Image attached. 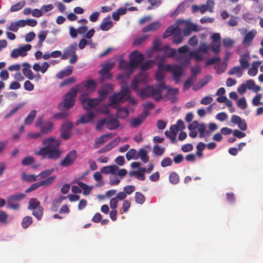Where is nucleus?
I'll return each instance as SVG.
<instances>
[{"label":"nucleus","instance_id":"f257e3e1","mask_svg":"<svg viewBox=\"0 0 263 263\" xmlns=\"http://www.w3.org/2000/svg\"><path fill=\"white\" fill-rule=\"evenodd\" d=\"M166 88L164 83L161 82L154 86H148L142 89L140 96L142 98L153 97L156 101H159L162 99V91Z\"/></svg>","mask_w":263,"mask_h":263},{"label":"nucleus","instance_id":"f03ea898","mask_svg":"<svg viewBox=\"0 0 263 263\" xmlns=\"http://www.w3.org/2000/svg\"><path fill=\"white\" fill-rule=\"evenodd\" d=\"M81 87L82 85H77L70 89L66 93L63 102L59 103V108L61 109H67L72 107L74 104V98L76 97L77 92L81 91Z\"/></svg>","mask_w":263,"mask_h":263},{"label":"nucleus","instance_id":"7ed1b4c3","mask_svg":"<svg viewBox=\"0 0 263 263\" xmlns=\"http://www.w3.org/2000/svg\"><path fill=\"white\" fill-rule=\"evenodd\" d=\"M129 92V90L126 86L123 87L119 92L115 93L109 97V105L112 108H116V105L118 102H123L127 101L129 99L128 97Z\"/></svg>","mask_w":263,"mask_h":263},{"label":"nucleus","instance_id":"20e7f679","mask_svg":"<svg viewBox=\"0 0 263 263\" xmlns=\"http://www.w3.org/2000/svg\"><path fill=\"white\" fill-rule=\"evenodd\" d=\"M26 197L24 193H16L10 195L6 200L7 207L14 210H18L20 207L18 201L23 200Z\"/></svg>","mask_w":263,"mask_h":263},{"label":"nucleus","instance_id":"39448f33","mask_svg":"<svg viewBox=\"0 0 263 263\" xmlns=\"http://www.w3.org/2000/svg\"><path fill=\"white\" fill-rule=\"evenodd\" d=\"M35 126L40 128L42 134H48L54 129V124L49 121L44 120L42 117H38L35 124Z\"/></svg>","mask_w":263,"mask_h":263},{"label":"nucleus","instance_id":"423d86ee","mask_svg":"<svg viewBox=\"0 0 263 263\" xmlns=\"http://www.w3.org/2000/svg\"><path fill=\"white\" fill-rule=\"evenodd\" d=\"M60 140L55 139L54 142H51L48 153L49 159H58L61 157L62 152L60 149Z\"/></svg>","mask_w":263,"mask_h":263},{"label":"nucleus","instance_id":"0eeeda50","mask_svg":"<svg viewBox=\"0 0 263 263\" xmlns=\"http://www.w3.org/2000/svg\"><path fill=\"white\" fill-rule=\"evenodd\" d=\"M77 157V151L76 150H72L67 153L63 160L61 161L60 165L62 167H69L74 163Z\"/></svg>","mask_w":263,"mask_h":263},{"label":"nucleus","instance_id":"6e6552de","mask_svg":"<svg viewBox=\"0 0 263 263\" xmlns=\"http://www.w3.org/2000/svg\"><path fill=\"white\" fill-rule=\"evenodd\" d=\"M55 141V138L53 137H50L46 138L42 141V144L44 145V147H41L40 149L35 152L36 155H40L45 158L47 156L48 159V153L49 149L50 144L52 142Z\"/></svg>","mask_w":263,"mask_h":263},{"label":"nucleus","instance_id":"1a4fd4ad","mask_svg":"<svg viewBox=\"0 0 263 263\" xmlns=\"http://www.w3.org/2000/svg\"><path fill=\"white\" fill-rule=\"evenodd\" d=\"M166 71H171L173 75L174 80L176 83L180 81V77L183 74V68L181 66L177 65H171L167 64Z\"/></svg>","mask_w":263,"mask_h":263},{"label":"nucleus","instance_id":"9d476101","mask_svg":"<svg viewBox=\"0 0 263 263\" xmlns=\"http://www.w3.org/2000/svg\"><path fill=\"white\" fill-rule=\"evenodd\" d=\"M120 67L123 69L127 70V72L124 73H122L118 75L117 76V79H123L124 78H129L130 75L133 72V69L132 67H130V64H129V61L128 62H126L124 60H121L119 63Z\"/></svg>","mask_w":263,"mask_h":263},{"label":"nucleus","instance_id":"9b49d317","mask_svg":"<svg viewBox=\"0 0 263 263\" xmlns=\"http://www.w3.org/2000/svg\"><path fill=\"white\" fill-rule=\"evenodd\" d=\"M143 60L144 57L142 54L140 53L137 51L133 52L130 54V59L129 61L130 67L134 69L135 68L138 66Z\"/></svg>","mask_w":263,"mask_h":263},{"label":"nucleus","instance_id":"f8f14e48","mask_svg":"<svg viewBox=\"0 0 263 263\" xmlns=\"http://www.w3.org/2000/svg\"><path fill=\"white\" fill-rule=\"evenodd\" d=\"M31 48V45L26 44L20 48L14 49L11 53V57L13 58H17L19 56L25 57L27 54V52Z\"/></svg>","mask_w":263,"mask_h":263},{"label":"nucleus","instance_id":"ddd939ff","mask_svg":"<svg viewBox=\"0 0 263 263\" xmlns=\"http://www.w3.org/2000/svg\"><path fill=\"white\" fill-rule=\"evenodd\" d=\"M101 101V100L99 98L91 99L87 98H81V102L83 104V107L86 109H88L92 107L98 106Z\"/></svg>","mask_w":263,"mask_h":263},{"label":"nucleus","instance_id":"4468645a","mask_svg":"<svg viewBox=\"0 0 263 263\" xmlns=\"http://www.w3.org/2000/svg\"><path fill=\"white\" fill-rule=\"evenodd\" d=\"M148 115V112L146 111H143L137 118L132 119L130 120V125L132 127H137L139 126L145 120L147 116Z\"/></svg>","mask_w":263,"mask_h":263},{"label":"nucleus","instance_id":"2eb2a0df","mask_svg":"<svg viewBox=\"0 0 263 263\" xmlns=\"http://www.w3.org/2000/svg\"><path fill=\"white\" fill-rule=\"evenodd\" d=\"M113 89V85L110 84H106L103 85L101 88L99 90L98 93L99 95V98L102 101L104 99L109 92Z\"/></svg>","mask_w":263,"mask_h":263},{"label":"nucleus","instance_id":"dca6fc26","mask_svg":"<svg viewBox=\"0 0 263 263\" xmlns=\"http://www.w3.org/2000/svg\"><path fill=\"white\" fill-rule=\"evenodd\" d=\"M77 49V44L73 43L67 47L64 51L63 54L61 56L62 60H66L74 53Z\"/></svg>","mask_w":263,"mask_h":263},{"label":"nucleus","instance_id":"f3484780","mask_svg":"<svg viewBox=\"0 0 263 263\" xmlns=\"http://www.w3.org/2000/svg\"><path fill=\"white\" fill-rule=\"evenodd\" d=\"M121 141V138L118 137L111 140L108 144L106 145L104 147L101 148L99 151V154H102L105 153L107 151L110 150L111 148L117 146Z\"/></svg>","mask_w":263,"mask_h":263},{"label":"nucleus","instance_id":"a211bd4d","mask_svg":"<svg viewBox=\"0 0 263 263\" xmlns=\"http://www.w3.org/2000/svg\"><path fill=\"white\" fill-rule=\"evenodd\" d=\"M165 89L167 90V93L166 97H167L168 99L171 100L172 102L175 103L177 101V98L176 96L179 93V89L177 88H170L167 87Z\"/></svg>","mask_w":263,"mask_h":263},{"label":"nucleus","instance_id":"6ab92c4d","mask_svg":"<svg viewBox=\"0 0 263 263\" xmlns=\"http://www.w3.org/2000/svg\"><path fill=\"white\" fill-rule=\"evenodd\" d=\"M95 117V115L92 111H88L85 115L82 116L80 120L76 122V124L78 125L80 123H87L91 122L93 121Z\"/></svg>","mask_w":263,"mask_h":263},{"label":"nucleus","instance_id":"aec40b11","mask_svg":"<svg viewBox=\"0 0 263 263\" xmlns=\"http://www.w3.org/2000/svg\"><path fill=\"white\" fill-rule=\"evenodd\" d=\"M113 135L112 134H107L102 135L96 139L95 148H98L100 147L99 144H102L106 142L109 139L112 138Z\"/></svg>","mask_w":263,"mask_h":263},{"label":"nucleus","instance_id":"412c9836","mask_svg":"<svg viewBox=\"0 0 263 263\" xmlns=\"http://www.w3.org/2000/svg\"><path fill=\"white\" fill-rule=\"evenodd\" d=\"M250 59V55L249 52L245 53L240 55L239 63L240 66L242 69H246L249 67V61Z\"/></svg>","mask_w":263,"mask_h":263},{"label":"nucleus","instance_id":"4be33fe9","mask_svg":"<svg viewBox=\"0 0 263 263\" xmlns=\"http://www.w3.org/2000/svg\"><path fill=\"white\" fill-rule=\"evenodd\" d=\"M112 26V22L111 21L110 17H107L103 18L102 22L100 25V28L104 31H106L109 30Z\"/></svg>","mask_w":263,"mask_h":263},{"label":"nucleus","instance_id":"5701e85b","mask_svg":"<svg viewBox=\"0 0 263 263\" xmlns=\"http://www.w3.org/2000/svg\"><path fill=\"white\" fill-rule=\"evenodd\" d=\"M120 125L119 121L116 118L106 119V127L109 130L117 129Z\"/></svg>","mask_w":263,"mask_h":263},{"label":"nucleus","instance_id":"b1692460","mask_svg":"<svg viewBox=\"0 0 263 263\" xmlns=\"http://www.w3.org/2000/svg\"><path fill=\"white\" fill-rule=\"evenodd\" d=\"M262 62L260 61H253L252 63V66L248 71V74L250 76H255L257 74L258 68Z\"/></svg>","mask_w":263,"mask_h":263},{"label":"nucleus","instance_id":"393cba45","mask_svg":"<svg viewBox=\"0 0 263 263\" xmlns=\"http://www.w3.org/2000/svg\"><path fill=\"white\" fill-rule=\"evenodd\" d=\"M160 27L161 23L160 22L157 21L154 22L144 27L142 29V31L143 32L155 31L159 29Z\"/></svg>","mask_w":263,"mask_h":263},{"label":"nucleus","instance_id":"a878e982","mask_svg":"<svg viewBox=\"0 0 263 263\" xmlns=\"http://www.w3.org/2000/svg\"><path fill=\"white\" fill-rule=\"evenodd\" d=\"M173 43L176 45L181 43L183 41V35L181 30L178 27V29L173 35Z\"/></svg>","mask_w":263,"mask_h":263},{"label":"nucleus","instance_id":"bb28decb","mask_svg":"<svg viewBox=\"0 0 263 263\" xmlns=\"http://www.w3.org/2000/svg\"><path fill=\"white\" fill-rule=\"evenodd\" d=\"M79 85H82L81 90L86 87L87 90L93 91L96 88V82L93 80L90 79Z\"/></svg>","mask_w":263,"mask_h":263},{"label":"nucleus","instance_id":"cd10ccee","mask_svg":"<svg viewBox=\"0 0 263 263\" xmlns=\"http://www.w3.org/2000/svg\"><path fill=\"white\" fill-rule=\"evenodd\" d=\"M23 69L22 70L23 74L29 79L32 80L34 78L32 72L30 69V65L28 63L23 64Z\"/></svg>","mask_w":263,"mask_h":263},{"label":"nucleus","instance_id":"c85d7f7f","mask_svg":"<svg viewBox=\"0 0 263 263\" xmlns=\"http://www.w3.org/2000/svg\"><path fill=\"white\" fill-rule=\"evenodd\" d=\"M21 179L28 182H32L37 180V176L34 174H28L23 172L21 174Z\"/></svg>","mask_w":263,"mask_h":263},{"label":"nucleus","instance_id":"c756f323","mask_svg":"<svg viewBox=\"0 0 263 263\" xmlns=\"http://www.w3.org/2000/svg\"><path fill=\"white\" fill-rule=\"evenodd\" d=\"M255 34L252 31H249L245 35L242 43L246 47L249 46L255 37Z\"/></svg>","mask_w":263,"mask_h":263},{"label":"nucleus","instance_id":"7c9ffc66","mask_svg":"<svg viewBox=\"0 0 263 263\" xmlns=\"http://www.w3.org/2000/svg\"><path fill=\"white\" fill-rule=\"evenodd\" d=\"M245 84L246 85L247 89L252 90L254 92H258L261 89L260 87L258 85H256L255 81L252 79L247 80Z\"/></svg>","mask_w":263,"mask_h":263},{"label":"nucleus","instance_id":"2f4dec72","mask_svg":"<svg viewBox=\"0 0 263 263\" xmlns=\"http://www.w3.org/2000/svg\"><path fill=\"white\" fill-rule=\"evenodd\" d=\"M65 198V197L61 196L58 198L55 199L53 200L52 205L50 208L51 211L56 212L57 211L59 206L61 204L62 200Z\"/></svg>","mask_w":263,"mask_h":263},{"label":"nucleus","instance_id":"473e14b6","mask_svg":"<svg viewBox=\"0 0 263 263\" xmlns=\"http://www.w3.org/2000/svg\"><path fill=\"white\" fill-rule=\"evenodd\" d=\"M129 110L126 108L120 107L117 110V117L118 118L124 119L128 117Z\"/></svg>","mask_w":263,"mask_h":263},{"label":"nucleus","instance_id":"72a5a7b5","mask_svg":"<svg viewBox=\"0 0 263 263\" xmlns=\"http://www.w3.org/2000/svg\"><path fill=\"white\" fill-rule=\"evenodd\" d=\"M56 177L52 176L45 180L39 181L40 186L47 187L50 186L55 180Z\"/></svg>","mask_w":263,"mask_h":263},{"label":"nucleus","instance_id":"f704fd0d","mask_svg":"<svg viewBox=\"0 0 263 263\" xmlns=\"http://www.w3.org/2000/svg\"><path fill=\"white\" fill-rule=\"evenodd\" d=\"M243 73V69L240 66H235L230 69L228 72L229 75L236 74L238 77H240Z\"/></svg>","mask_w":263,"mask_h":263},{"label":"nucleus","instance_id":"c9c22d12","mask_svg":"<svg viewBox=\"0 0 263 263\" xmlns=\"http://www.w3.org/2000/svg\"><path fill=\"white\" fill-rule=\"evenodd\" d=\"M40 202L35 198H31L29 201V205L28 209L30 210H34L36 209L41 207Z\"/></svg>","mask_w":263,"mask_h":263},{"label":"nucleus","instance_id":"e433bc0d","mask_svg":"<svg viewBox=\"0 0 263 263\" xmlns=\"http://www.w3.org/2000/svg\"><path fill=\"white\" fill-rule=\"evenodd\" d=\"M137 155L138 156V158H140L141 160L144 163H146L149 161L147 152L144 148H140L137 154Z\"/></svg>","mask_w":263,"mask_h":263},{"label":"nucleus","instance_id":"4c0bfd02","mask_svg":"<svg viewBox=\"0 0 263 263\" xmlns=\"http://www.w3.org/2000/svg\"><path fill=\"white\" fill-rule=\"evenodd\" d=\"M162 51L167 55L168 57H174L176 54V51L174 49L170 48L168 45H166L162 47Z\"/></svg>","mask_w":263,"mask_h":263},{"label":"nucleus","instance_id":"58836bf2","mask_svg":"<svg viewBox=\"0 0 263 263\" xmlns=\"http://www.w3.org/2000/svg\"><path fill=\"white\" fill-rule=\"evenodd\" d=\"M197 26L194 24H189L186 27L183 29V32L184 35L187 36L190 35L192 31H197Z\"/></svg>","mask_w":263,"mask_h":263},{"label":"nucleus","instance_id":"ea45409f","mask_svg":"<svg viewBox=\"0 0 263 263\" xmlns=\"http://www.w3.org/2000/svg\"><path fill=\"white\" fill-rule=\"evenodd\" d=\"M36 114V111L34 109L32 110L28 115L25 119L24 123L26 125H30L32 123Z\"/></svg>","mask_w":263,"mask_h":263},{"label":"nucleus","instance_id":"a19ab883","mask_svg":"<svg viewBox=\"0 0 263 263\" xmlns=\"http://www.w3.org/2000/svg\"><path fill=\"white\" fill-rule=\"evenodd\" d=\"M126 158L127 160H130L131 159H138V156L137 155V151L134 148H130L126 153Z\"/></svg>","mask_w":263,"mask_h":263},{"label":"nucleus","instance_id":"79ce46f5","mask_svg":"<svg viewBox=\"0 0 263 263\" xmlns=\"http://www.w3.org/2000/svg\"><path fill=\"white\" fill-rule=\"evenodd\" d=\"M113 64L110 63H107L104 64L102 69L100 71L99 73L102 77H103L105 74H107L112 69Z\"/></svg>","mask_w":263,"mask_h":263},{"label":"nucleus","instance_id":"37998d69","mask_svg":"<svg viewBox=\"0 0 263 263\" xmlns=\"http://www.w3.org/2000/svg\"><path fill=\"white\" fill-rule=\"evenodd\" d=\"M78 184L79 186L83 190V194L85 195H88L92 190V187L88 186L82 182H78Z\"/></svg>","mask_w":263,"mask_h":263},{"label":"nucleus","instance_id":"c03bdc74","mask_svg":"<svg viewBox=\"0 0 263 263\" xmlns=\"http://www.w3.org/2000/svg\"><path fill=\"white\" fill-rule=\"evenodd\" d=\"M177 29L178 27L170 26L163 33L162 35L163 38L166 39L172 35H173Z\"/></svg>","mask_w":263,"mask_h":263},{"label":"nucleus","instance_id":"a18cd8bd","mask_svg":"<svg viewBox=\"0 0 263 263\" xmlns=\"http://www.w3.org/2000/svg\"><path fill=\"white\" fill-rule=\"evenodd\" d=\"M72 72L71 68L65 69L58 72L57 74V77L59 79H63L65 77L69 76Z\"/></svg>","mask_w":263,"mask_h":263},{"label":"nucleus","instance_id":"49530a36","mask_svg":"<svg viewBox=\"0 0 263 263\" xmlns=\"http://www.w3.org/2000/svg\"><path fill=\"white\" fill-rule=\"evenodd\" d=\"M44 209L42 206L39 207L35 210H33L32 215L37 219L38 220H40L43 215Z\"/></svg>","mask_w":263,"mask_h":263},{"label":"nucleus","instance_id":"de8ad7c7","mask_svg":"<svg viewBox=\"0 0 263 263\" xmlns=\"http://www.w3.org/2000/svg\"><path fill=\"white\" fill-rule=\"evenodd\" d=\"M180 180L179 175L176 172H172L169 175V181L173 184H177Z\"/></svg>","mask_w":263,"mask_h":263},{"label":"nucleus","instance_id":"09e8293b","mask_svg":"<svg viewBox=\"0 0 263 263\" xmlns=\"http://www.w3.org/2000/svg\"><path fill=\"white\" fill-rule=\"evenodd\" d=\"M32 218L30 216H25L23 218L22 221V226L24 229L27 228L32 223Z\"/></svg>","mask_w":263,"mask_h":263},{"label":"nucleus","instance_id":"8fccbe9b","mask_svg":"<svg viewBox=\"0 0 263 263\" xmlns=\"http://www.w3.org/2000/svg\"><path fill=\"white\" fill-rule=\"evenodd\" d=\"M25 5V1H22L20 2L12 5L10 8V11L11 12L17 11L21 10Z\"/></svg>","mask_w":263,"mask_h":263},{"label":"nucleus","instance_id":"3c124183","mask_svg":"<svg viewBox=\"0 0 263 263\" xmlns=\"http://www.w3.org/2000/svg\"><path fill=\"white\" fill-rule=\"evenodd\" d=\"M8 214L4 211L0 210V223L7 224L8 223Z\"/></svg>","mask_w":263,"mask_h":263},{"label":"nucleus","instance_id":"603ef678","mask_svg":"<svg viewBox=\"0 0 263 263\" xmlns=\"http://www.w3.org/2000/svg\"><path fill=\"white\" fill-rule=\"evenodd\" d=\"M135 201L136 203L142 204L145 201L144 196L140 192H137L135 193Z\"/></svg>","mask_w":263,"mask_h":263},{"label":"nucleus","instance_id":"864d4df0","mask_svg":"<svg viewBox=\"0 0 263 263\" xmlns=\"http://www.w3.org/2000/svg\"><path fill=\"white\" fill-rule=\"evenodd\" d=\"M146 172V168L144 167L140 168L138 171H137L136 177L141 181H143L145 179L144 174Z\"/></svg>","mask_w":263,"mask_h":263},{"label":"nucleus","instance_id":"5fc2aeb1","mask_svg":"<svg viewBox=\"0 0 263 263\" xmlns=\"http://www.w3.org/2000/svg\"><path fill=\"white\" fill-rule=\"evenodd\" d=\"M53 168L46 170L42 172H41L38 175L37 177H39V179L45 178L49 176H50L51 174L54 172Z\"/></svg>","mask_w":263,"mask_h":263},{"label":"nucleus","instance_id":"6e6d98bb","mask_svg":"<svg viewBox=\"0 0 263 263\" xmlns=\"http://www.w3.org/2000/svg\"><path fill=\"white\" fill-rule=\"evenodd\" d=\"M35 160L33 157L28 156L23 159L22 161V164L24 166H28L33 164Z\"/></svg>","mask_w":263,"mask_h":263},{"label":"nucleus","instance_id":"4d7b16f0","mask_svg":"<svg viewBox=\"0 0 263 263\" xmlns=\"http://www.w3.org/2000/svg\"><path fill=\"white\" fill-rule=\"evenodd\" d=\"M148 37V36L144 35L136 38L133 41V45L134 46L140 45L146 40Z\"/></svg>","mask_w":263,"mask_h":263},{"label":"nucleus","instance_id":"13d9d810","mask_svg":"<svg viewBox=\"0 0 263 263\" xmlns=\"http://www.w3.org/2000/svg\"><path fill=\"white\" fill-rule=\"evenodd\" d=\"M47 35V31H42L40 32L38 35V37L39 39V42L37 43V45L39 47L42 46V43L45 40Z\"/></svg>","mask_w":263,"mask_h":263},{"label":"nucleus","instance_id":"bf43d9fd","mask_svg":"<svg viewBox=\"0 0 263 263\" xmlns=\"http://www.w3.org/2000/svg\"><path fill=\"white\" fill-rule=\"evenodd\" d=\"M153 152L157 156H161L164 152V148H162L158 144H156L154 146Z\"/></svg>","mask_w":263,"mask_h":263},{"label":"nucleus","instance_id":"052dcab7","mask_svg":"<svg viewBox=\"0 0 263 263\" xmlns=\"http://www.w3.org/2000/svg\"><path fill=\"white\" fill-rule=\"evenodd\" d=\"M76 81V79L74 77H70L65 79L60 84V87H63L66 85H69L74 83Z\"/></svg>","mask_w":263,"mask_h":263},{"label":"nucleus","instance_id":"680f3d73","mask_svg":"<svg viewBox=\"0 0 263 263\" xmlns=\"http://www.w3.org/2000/svg\"><path fill=\"white\" fill-rule=\"evenodd\" d=\"M189 55L194 58L197 61H201L203 59L202 56L199 53L198 50L191 51Z\"/></svg>","mask_w":263,"mask_h":263},{"label":"nucleus","instance_id":"e2e57ef3","mask_svg":"<svg viewBox=\"0 0 263 263\" xmlns=\"http://www.w3.org/2000/svg\"><path fill=\"white\" fill-rule=\"evenodd\" d=\"M135 79L139 82H145L147 79V74L145 73L142 72L137 75Z\"/></svg>","mask_w":263,"mask_h":263},{"label":"nucleus","instance_id":"0e129e2a","mask_svg":"<svg viewBox=\"0 0 263 263\" xmlns=\"http://www.w3.org/2000/svg\"><path fill=\"white\" fill-rule=\"evenodd\" d=\"M220 42H212L211 49L215 53H218L220 52Z\"/></svg>","mask_w":263,"mask_h":263},{"label":"nucleus","instance_id":"69168bd1","mask_svg":"<svg viewBox=\"0 0 263 263\" xmlns=\"http://www.w3.org/2000/svg\"><path fill=\"white\" fill-rule=\"evenodd\" d=\"M206 125L204 123L199 124L198 127V131L199 133V137L203 138L204 136V133L205 132Z\"/></svg>","mask_w":263,"mask_h":263},{"label":"nucleus","instance_id":"338daca9","mask_svg":"<svg viewBox=\"0 0 263 263\" xmlns=\"http://www.w3.org/2000/svg\"><path fill=\"white\" fill-rule=\"evenodd\" d=\"M173 164L172 159L169 157H165L161 162V165L163 167L171 166Z\"/></svg>","mask_w":263,"mask_h":263},{"label":"nucleus","instance_id":"774afa93","mask_svg":"<svg viewBox=\"0 0 263 263\" xmlns=\"http://www.w3.org/2000/svg\"><path fill=\"white\" fill-rule=\"evenodd\" d=\"M237 105L241 109H245L247 108V105L246 99L244 97L239 99L237 103Z\"/></svg>","mask_w":263,"mask_h":263}]
</instances>
